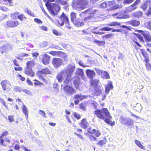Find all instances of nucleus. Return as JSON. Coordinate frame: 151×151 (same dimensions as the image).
<instances>
[{"label": "nucleus", "instance_id": "obj_44", "mask_svg": "<svg viewBox=\"0 0 151 151\" xmlns=\"http://www.w3.org/2000/svg\"><path fill=\"white\" fill-rule=\"evenodd\" d=\"M145 26L146 27L151 30V21H149L145 24Z\"/></svg>", "mask_w": 151, "mask_h": 151}, {"label": "nucleus", "instance_id": "obj_49", "mask_svg": "<svg viewBox=\"0 0 151 151\" xmlns=\"http://www.w3.org/2000/svg\"><path fill=\"white\" fill-rule=\"evenodd\" d=\"M107 5V4H106V2H104L103 3H102L101 4L99 5V7L101 8V9H103L104 8H105L106 7Z\"/></svg>", "mask_w": 151, "mask_h": 151}, {"label": "nucleus", "instance_id": "obj_6", "mask_svg": "<svg viewBox=\"0 0 151 151\" xmlns=\"http://www.w3.org/2000/svg\"><path fill=\"white\" fill-rule=\"evenodd\" d=\"M3 90L7 92L9 91L12 88V85L10 82L7 80H5L0 83Z\"/></svg>", "mask_w": 151, "mask_h": 151}, {"label": "nucleus", "instance_id": "obj_2", "mask_svg": "<svg viewBox=\"0 0 151 151\" xmlns=\"http://www.w3.org/2000/svg\"><path fill=\"white\" fill-rule=\"evenodd\" d=\"M89 0H74L72 6L77 10H81L86 8L88 4Z\"/></svg>", "mask_w": 151, "mask_h": 151}, {"label": "nucleus", "instance_id": "obj_17", "mask_svg": "<svg viewBox=\"0 0 151 151\" xmlns=\"http://www.w3.org/2000/svg\"><path fill=\"white\" fill-rule=\"evenodd\" d=\"M86 73L88 77L91 79H92L96 75L95 73L93 70L87 69L86 70Z\"/></svg>", "mask_w": 151, "mask_h": 151}, {"label": "nucleus", "instance_id": "obj_58", "mask_svg": "<svg viewBox=\"0 0 151 151\" xmlns=\"http://www.w3.org/2000/svg\"><path fill=\"white\" fill-rule=\"evenodd\" d=\"M0 100L1 101V102L2 104H3V105L5 107V108L6 109H7L8 106L6 105V103H5V102L4 101V100L1 98H0Z\"/></svg>", "mask_w": 151, "mask_h": 151}, {"label": "nucleus", "instance_id": "obj_50", "mask_svg": "<svg viewBox=\"0 0 151 151\" xmlns=\"http://www.w3.org/2000/svg\"><path fill=\"white\" fill-rule=\"evenodd\" d=\"M18 18L21 21H23L24 18L26 19L25 17L23 14H21L19 15L18 16Z\"/></svg>", "mask_w": 151, "mask_h": 151}, {"label": "nucleus", "instance_id": "obj_52", "mask_svg": "<svg viewBox=\"0 0 151 151\" xmlns=\"http://www.w3.org/2000/svg\"><path fill=\"white\" fill-rule=\"evenodd\" d=\"M39 113L40 115H42L43 117L45 118L46 117V116L45 115V112L41 110H40L39 111Z\"/></svg>", "mask_w": 151, "mask_h": 151}, {"label": "nucleus", "instance_id": "obj_11", "mask_svg": "<svg viewBox=\"0 0 151 151\" xmlns=\"http://www.w3.org/2000/svg\"><path fill=\"white\" fill-rule=\"evenodd\" d=\"M63 63V60L60 58H53L52 63L55 68H58L62 65Z\"/></svg>", "mask_w": 151, "mask_h": 151}, {"label": "nucleus", "instance_id": "obj_19", "mask_svg": "<svg viewBox=\"0 0 151 151\" xmlns=\"http://www.w3.org/2000/svg\"><path fill=\"white\" fill-rule=\"evenodd\" d=\"M148 5L150 6H151V1H146L143 3L142 5L141 6V7L143 9V10L145 11Z\"/></svg>", "mask_w": 151, "mask_h": 151}, {"label": "nucleus", "instance_id": "obj_53", "mask_svg": "<svg viewBox=\"0 0 151 151\" xmlns=\"http://www.w3.org/2000/svg\"><path fill=\"white\" fill-rule=\"evenodd\" d=\"M146 14L148 17L151 15V6H150L149 7L148 11L146 12Z\"/></svg>", "mask_w": 151, "mask_h": 151}, {"label": "nucleus", "instance_id": "obj_23", "mask_svg": "<svg viewBox=\"0 0 151 151\" xmlns=\"http://www.w3.org/2000/svg\"><path fill=\"white\" fill-rule=\"evenodd\" d=\"M113 87L111 82L110 81L108 84L105 86V91L106 93H108L110 90L112 89Z\"/></svg>", "mask_w": 151, "mask_h": 151}, {"label": "nucleus", "instance_id": "obj_39", "mask_svg": "<svg viewBox=\"0 0 151 151\" xmlns=\"http://www.w3.org/2000/svg\"><path fill=\"white\" fill-rule=\"evenodd\" d=\"M24 12L27 13L28 14L33 17H35V14L31 11L28 9V8H26L24 10Z\"/></svg>", "mask_w": 151, "mask_h": 151}, {"label": "nucleus", "instance_id": "obj_51", "mask_svg": "<svg viewBox=\"0 0 151 151\" xmlns=\"http://www.w3.org/2000/svg\"><path fill=\"white\" fill-rule=\"evenodd\" d=\"M52 32L54 34L57 36H60L61 35L60 32H58L57 30L55 29L53 30Z\"/></svg>", "mask_w": 151, "mask_h": 151}, {"label": "nucleus", "instance_id": "obj_38", "mask_svg": "<svg viewBox=\"0 0 151 151\" xmlns=\"http://www.w3.org/2000/svg\"><path fill=\"white\" fill-rule=\"evenodd\" d=\"M88 136L89 140L91 142L94 141L97 139V138L93 134H88Z\"/></svg>", "mask_w": 151, "mask_h": 151}, {"label": "nucleus", "instance_id": "obj_4", "mask_svg": "<svg viewBox=\"0 0 151 151\" xmlns=\"http://www.w3.org/2000/svg\"><path fill=\"white\" fill-rule=\"evenodd\" d=\"M76 14L74 12H71L70 14L71 22L77 27H81L84 24V23L80 18H76Z\"/></svg>", "mask_w": 151, "mask_h": 151}, {"label": "nucleus", "instance_id": "obj_34", "mask_svg": "<svg viewBox=\"0 0 151 151\" xmlns=\"http://www.w3.org/2000/svg\"><path fill=\"white\" fill-rule=\"evenodd\" d=\"M71 76L68 75L66 76V78L64 79L63 83L64 84H68L70 81V78Z\"/></svg>", "mask_w": 151, "mask_h": 151}, {"label": "nucleus", "instance_id": "obj_24", "mask_svg": "<svg viewBox=\"0 0 151 151\" xmlns=\"http://www.w3.org/2000/svg\"><path fill=\"white\" fill-rule=\"evenodd\" d=\"M94 91L96 95H99L101 93V89L100 86H98L94 88Z\"/></svg>", "mask_w": 151, "mask_h": 151}, {"label": "nucleus", "instance_id": "obj_15", "mask_svg": "<svg viewBox=\"0 0 151 151\" xmlns=\"http://www.w3.org/2000/svg\"><path fill=\"white\" fill-rule=\"evenodd\" d=\"M84 98V96L81 93L76 95L74 97V99H75V104L76 105L78 104L79 103L80 101H81Z\"/></svg>", "mask_w": 151, "mask_h": 151}, {"label": "nucleus", "instance_id": "obj_27", "mask_svg": "<svg viewBox=\"0 0 151 151\" xmlns=\"http://www.w3.org/2000/svg\"><path fill=\"white\" fill-rule=\"evenodd\" d=\"M50 53L54 56H55L58 54L63 55L65 56L66 55L64 53L61 51H51L50 52Z\"/></svg>", "mask_w": 151, "mask_h": 151}, {"label": "nucleus", "instance_id": "obj_10", "mask_svg": "<svg viewBox=\"0 0 151 151\" xmlns=\"http://www.w3.org/2000/svg\"><path fill=\"white\" fill-rule=\"evenodd\" d=\"M120 121L122 124H124L125 125H127L130 127L133 126V122L132 119L130 118H122L120 119Z\"/></svg>", "mask_w": 151, "mask_h": 151}, {"label": "nucleus", "instance_id": "obj_29", "mask_svg": "<svg viewBox=\"0 0 151 151\" xmlns=\"http://www.w3.org/2000/svg\"><path fill=\"white\" fill-rule=\"evenodd\" d=\"M97 11L95 9H93L92 8H90L84 11L86 14H92L96 13Z\"/></svg>", "mask_w": 151, "mask_h": 151}, {"label": "nucleus", "instance_id": "obj_63", "mask_svg": "<svg viewBox=\"0 0 151 151\" xmlns=\"http://www.w3.org/2000/svg\"><path fill=\"white\" fill-rule=\"evenodd\" d=\"M137 36L139 40L140 41L143 42V37L141 35L139 34H137Z\"/></svg>", "mask_w": 151, "mask_h": 151}, {"label": "nucleus", "instance_id": "obj_57", "mask_svg": "<svg viewBox=\"0 0 151 151\" xmlns=\"http://www.w3.org/2000/svg\"><path fill=\"white\" fill-rule=\"evenodd\" d=\"M80 108L83 111H85L86 110L85 104L83 103L81 104H80Z\"/></svg>", "mask_w": 151, "mask_h": 151}, {"label": "nucleus", "instance_id": "obj_12", "mask_svg": "<svg viewBox=\"0 0 151 151\" xmlns=\"http://www.w3.org/2000/svg\"><path fill=\"white\" fill-rule=\"evenodd\" d=\"M11 45L10 44H6L0 47V50L2 54L12 49Z\"/></svg>", "mask_w": 151, "mask_h": 151}, {"label": "nucleus", "instance_id": "obj_59", "mask_svg": "<svg viewBox=\"0 0 151 151\" xmlns=\"http://www.w3.org/2000/svg\"><path fill=\"white\" fill-rule=\"evenodd\" d=\"M147 42H149L151 41V37L150 35L145 38Z\"/></svg>", "mask_w": 151, "mask_h": 151}, {"label": "nucleus", "instance_id": "obj_55", "mask_svg": "<svg viewBox=\"0 0 151 151\" xmlns=\"http://www.w3.org/2000/svg\"><path fill=\"white\" fill-rule=\"evenodd\" d=\"M134 0H124L123 4H130L133 2Z\"/></svg>", "mask_w": 151, "mask_h": 151}, {"label": "nucleus", "instance_id": "obj_8", "mask_svg": "<svg viewBox=\"0 0 151 151\" xmlns=\"http://www.w3.org/2000/svg\"><path fill=\"white\" fill-rule=\"evenodd\" d=\"M112 16L117 19H126L129 18L130 17L129 15L126 14L125 12L123 11L118 12L112 14Z\"/></svg>", "mask_w": 151, "mask_h": 151}, {"label": "nucleus", "instance_id": "obj_36", "mask_svg": "<svg viewBox=\"0 0 151 151\" xmlns=\"http://www.w3.org/2000/svg\"><path fill=\"white\" fill-rule=\"evenodd\" d=\"M35 65V62L33 60H32L27 63V67L31 68Z\"/></svg>", "mask_w": 151, "mask_h": 151}, {"label": "nucleus", "instance_id": "obj_18", "mask_svg": "<svg viewBox=\"0 0 151 151\" xmlns=\"http://www.w3.org/2000/svg\"><path fill=\"white\" fill-rule=\"evenodd\" d=\"M25 73L30 76L33 77L35 75V73L31 68L26 67L24 69Z\"/></svg>", "mask_w": 151, "mask_h": 151}, {"label": "nucleus", "instance_id": "obj_16", "mask_svg": "<svg viewBox=\"0 0 151 151\" xmlns=\"http://www.w3.org/2000/svg\"><path fill=\"white\" fill-rule=\"evenodd\" d=\"M19 24V22L17 21H8L7 22L6 24L7 27H16Z\"/></svg>", "mask_w": 151, "mask_h": 151}, {"label": "nucleus", "instance_id": "obj_43", "mask_svg": "<svg viewBox=\"0 0 151 151\" xmlns=\"http://www.w3.org/2000/svg\"><path fill=\"white\" fill-rule=\"evenodd\" d=\"M93 18V16L91 15L85 17L84 19V21L86 23H88L90 21V20H91Z\"/></svg>", "mask_w": 151, "mask_h": 151}, {"label": "nucleus", "instance_id": "obj_30", "mask_svg": "<svg viewBox=\"0 0 151 151\" xmlns=\"http://www.w3.org/2000/svg\"><path fill=\"white\" fill-rule=\"evenodd\" d=\"M135 142L139 148L144 150H145L144 146L141 144L140 142L138 140H135Z\"/></svg>", "mask_w": 151, "mask_h": 151}, {"label": "nucleus", "instance_id": "obj_61", "mask_svg": "<svg viewBox=\"0 0 151 151\" xmlns=\"http://www.w3.org/2000/svg\"><path fill=\"white\" fill-rule=\"evenodd\" d=\"M34 21L35 22L38 24H42V22L40 19L37 18H35Z\"/></svg>", "mask_w": 151, "mask_h": 151}, {"label": "nucleus", "instance_id": "obj_62", "mask_svg": "<svg viewBox=\"0 0 151 151\" xmlns=\"http://www.w3.org/2000/svg\"><path fill=\"white\" fill-rule=\"evenodd\" d=\"M124 57V55L123 54L119 53V56L118 57V58L119 59H122Z\"/></svg>", "mask_w": 151, "mask_h": 151}, {"label": "nucleus", "instance_id": "obj_46", "mask_svg": "<svg viewBox=\"0 0 151 151\" xmlns=\"http://www.w3.org/2000/svg\"><path fill=\"white\" fill-rule=\"evenodd\" d=\"M135 10V8H133L132 7V6H131L127 7L126 9V12H130L134 10Z\"/></svg>", "mask_w": 151, "mask_h": 151}, {"label": "nucleus", "instance_id": "obj_41", "mask_svg": "<svg viewBox=\"0 0 151 151\" xmlns=\"http://www.w3.org/2000/svg\"><path fill=\"white\" fill-rule=\"evenodd\" d=\"M121 24L120 22H112L111 23L107 24L108 26H119Z\"/></svg>", "mask_w": 151, "mask_h": 151}, {"label": "nucleus", "instance_id": "obj_37", "mask_svg": "<svg viewBox=\"0 0 151 151\" xmlns=\"http://www.w3.org/2000/svg\"><path fill=\"white\" fill-rule=\"evenodd\" d=\"M139 31L144 36L145 38L150 35L148 31H143L142 30H139Z\"/></svg>", "mask_w": 151, "mask_h": 151}, {"label": "nucleus", "instance_id": "obj_48", "mask_svg": "<svg viewBox=\"0 0 151 151\" xmlns=\"http://www.w3.org/2000/svg\"><path fill=\"white\" fill-rule=\"evenodd\" d=\"M112 29V28H110L109 27H105L102 28H101L100 29V31H109Z\"/></svg>", "mask_w": 151, "mask_h": 151}, {"label": "nucleus", "instance_id": "obj_33", "mask_svg": "<svg viewBox=\"0 0 151 151\" xmlns=\"http://www.w3.org/2000/svg\"><path fill=\"white\" fill-rule=\"evenodd\" d=\"M75 74L76 75H78L80 76H81V75H82L84 73L83 70L77 68L76 70Z\"/></svg>", "mask_w": 151, "mask_h": 151}, {"label": "nucleus", "instance_id": "obj_47", "mask_svg": "<svg viewBox=\"0 0 151 151\" xmlns=\"http://www.w3.org/2000/svg\"><path fill=\"white\" fill-rule=\"evenodd\" d=\"M14 90L16 92H20L22 91V89L21 87L17 86H15L14 87Z\"/></svg>", "mask_w": 151, "mask_h": 151}, {"label": "nucleus", "instance_id": "obj_54", "mask_svg": "<svg viewBox=\"0 0 151 151\" xmlns=\"http://www.w3.org/2000/svg\"><path fill=\"white\" fill-rule=\"evenodd\" d=\"M73 115L74 116L78 119H79L81 117L80 115L76 112H74Z\"/></svg>", "mask_w": 151, "mask_h": 151}, {"label": "nucleus", "instance_id": "obj_9", "mask_svg": "<svg viewBox=\"0 0 151 151\" xmlns=\"http://www.w3.org/2000/svg\"><path fill=\"white\" fill-rule=\"evenodd\" d=\"M64 90L65 94L68 96H71L75 93L76 90L72 87L66 85L64 87Z\"/></svg>", "mask_w": 151, "mask_h": 151}, {"label": "nucleus", "instance_id": "obj_20", "mask_svg": "<svg viewBox=\"0 0 151 151\" xmlns=\"http://www.w3.org/2000/svg\"><path fill=\"white\" fill-rule=\"evenodd\" d=\"M81 125L82 128L86 129L89 126V124L86 119H83L81 121Z\"/></svg>", "mask_w": 151, "mask_h": 151}, {"label": "nucleus", "instance_id": "obj_31", "mask_svg": "<svg viewBox=\"0 0 151 151\" xmlns=\"http://www.w3.org/2000/svg\"><path fill=\"white\" fill-rule=\"evenodd\" d=\"M40 72L41 73L43 74H50L51 72L47 68H45L42 69Z\"/></svg>", "mask_w": 151, "mask_h": 151}, {"label": "nucleus", "instance_id": "obj_3", "mask_svg": "<svg viewBox=\"0 0 151 151\" xmlns=\"http://www.w3.org/2000/svg\"><path fill=\"white\" fill-rule=\"evenodd\" d=\"M45 5L49 11L53 16L56 15L60 10L59 6L54 3L52 5L50 3L47 2L46 3Z\"/></svg>", "mask_w": 151, "mask_h": 151}, {"label": "nucleus", "instance_id": "obj_22", "mask_svg": "<svg viewBox=\"0 0 151 151\" xmlns=\"http://www.w3.org/2000/svg\"><path fill=\"white\" fill-rule=\"evenodd\" d=\"M22 108L23 112L25 115L26 118V119H27L28 117V113L27 109L24 104L22 105Z\"/></svg>", "mask_w": 151, "mask_h": 151}, {"label": "nucleus", "instance_id": "obj_56", "mask_svg": "<svg viewBox=\"0 0 151 151\" xmlns=\"http://www.w3.org/2000/svg\"><path fill=\"white\" fill-rule=\"evenodd\" d=\"M58 1L62 5H66L68 4L66 1L64 0H58Z\"/></svg>", "mask_w": 151, "mask_h": 151}, {"label": "nucleus", "instance_id": "obj_64", "mask_svg": "<svg viewBox=\"0 0 151 151\" xmlns=\"http://www.w3.org/2000/svg\"><path fill=\"white\" fill-rule=\"evenodd\" d=\"M18 78L22 81H24L25 80V78L24 77L22 76L20 74L18 75Z\"/></svg>", "mask_w": 151, "mask_h": 151}, {"label": "nucleus", "instance_id": "obj_14", "mask_svg": "<svg viewBox=\"0 0 151 151\" xmlns=\"http://www.w3.org/2000/svg\"><path fill=\"white\" fill-rule=\"evenodd\" d=\"M67 75L63 70L57 76L56 78L59 82H61L66 78Z\"/></svg>", "mask_w": 151, "mask_h": 151}, {"label": "nucleus", "instance_id": "obj_45", "mask_svg": "<svg viewBox=\"0 0 151 151\" xmlns=\"http://www.w3.org/2000/svg\"><path fill=\"white\" fill-rule=\"evenodd\" d=\"M79 81V79L78 77H76L75 78V79L73 81V83L76 87L78 86Z\"/></svg>", "mask_w": 151, "mask_h": 151}, {"label": "nucleus", "instance_id": "obj_28", "mask_svg": "<svg viewBox=\"0 0 151 151\" xmlns=\"http://www.w3.org/2000/svg\"><path fill=\"white\" fill-rule=\"evenodd\" d=\"M92 134H94L96 137H98L101 135V132L99 130L93 129Z\"/></svg>", "mask_w": 151, "mask_h": 151}, {"label": "nucleus", "instance_id": "obj_42", "mask_svg": "<svg viewBox=\"0 0 151 151\" xmlns=\"http://www.w3.org/2000/svg\"><path fill=\"white\" fill-rule=\"evenodd\" d=\"M19 14V12H16L14 13L11 14L10 16L12 18L15 19L16 17H18V16Z\"/></svg>", "mask_w": 151, "mask_h": 151}, {"label": "nucleus", "instance_id": "obj_21", "mask_svg": "<svg viewBox=\"0 0 151 151\" xmlns=\"http://www.w3.org/2000/svg\"><path fill=\"white\" fill-rule=\"evenodd\" d=\"M128 24L134 27H137L139 26L140 24V22L139 21L135 20L129 21L127 22Z\"/></svg>", "mask_w": 151, "mask_h": 151}, {"label": "nucleus", "instance_id": "obj_25", "mask_svg": "<svg viewBox=\"0 0 151 151\" xmlns=\"http://www.w3.org/2000/svg\"><path fill=\"white\" fill-rule=\"evenodd\" d=\"M101 77L103 79H107L110 78V76L107 72L106 71H103L101 72Z\"/></svg>", "mask_w": 151, "mask_h": 151}, {"label": "nucleus", "instance_id": "obj_26", "mask_svg": "<svg viewBox=\"0 0 151 151\" xmlns=\"http://www.w3.org/2000/svg\"><path fill=\"white\" fill-rule=\"evenodd\" d=\"M99 81L97 80L92 79L91 81V87L93 86L94 88L98 86V85Z\"/></svg>", "mask_w": 151, "mask_h": 151}, {"label": "nucleus", "instance_id": "obj_7", "mask_svg": "<svg viewBox=\"0 0 151 151\" xmlns=\"http://www.w3.org/2000/svg\"><path fill=\"white\" fill-rule=\"evenodd\" d=\"M75 68L74 65L69 64L64 69L63 71L67 75L72 76Z\"/></svg>", "mask_w": 151, "mask_h": 151}, {"label": "nucleus", "instance_id": "obj_13", "mask_svg": "<svg viewBox=\"0 0 151 151\" xmlns=\"http://www.w3.org/2000/svg\"><path fill=\"white\" fill-rule=\"evenodd\" d=\"M50 58V57L46 54L40 56V58H42V63L45 65L49 64Z\"/></svg>", "mask_w": 151, "mask_h": 151}, {"label": "nucleus", "instance_id": "obj_40", "mask_svg": "<svg viewBox=\"0 0 151 151\" xmlns=\"http://www.w3.org/2000/svg\"><path fill=\"white\" fill-rule=\"evenodd\" d=\"M95 44H97L99 46L102 45H104L105 43L104 41H99L97 40H95L93 41Z\"/></svg>", "mask_w": 151, "mask_h": 151}, {"label": "nucleus", "instance_id": "obj_5", "mask_svg": "<svg viewBox=\"0 0 151 151\" xmlns=\"http://www.w3.org/2000/svg\"><path fill=\"white\" fill-rule=\"evenodd\" d=\"M58 24V26H62L64 24H68L69 23V20L68 17L64 13H63L60 16L59 20L57 21Z\"/></svg>", "mask_w": 151, "mask_h": 151}, {"label": "nucleus", "instance_id": "obj_32", "mask_svg": "<svg viewBox=\"0 0 151 151\" xmlns=\"http://www.w3.org/2000/svg\"><path fill=\"white\" fill-rule=\"evenodd\" d=\"M142 15V12L140 11H138L134 12L133 14V16L137 18L141 17Z\"/></svg>", "mask_w": 151, "mask_h": 151}, {"label": "nucleus", "instance_id": "obj_35", "mask_svg": "<svg viewBox=\"0 0 151 151\" xmlns=\"http://www.w3.org/2000/svg\"><path fill=\"white\" fill-rule=\"evenodd\" d=\"M106 138H104V140H99L97 143V144L101 147L102 146L106 144Z\"/></svg>", "mask_w": 151, "mask_h": 151}, {"label": "nucleus", "instance_id": "obj_1", "mask_svg": "<svg viewBox=\"0 0 151 151\" xmlns=\"http://www.w3.org/2000/svg\"><path fill=\"white\" fill-rule=\"evenodd\" d=\"M93 113L98 118L102 120L104 119V121L107 123H111L112 118L106 108H103L101 109L95 111Z\"/></svg>", "mask_w": 151, "mask_h": 151}, {"label": "nucleus", "instance_id": "obj_60", "mask_svg": "<svg viewBox=\"0 0 151 151\" xmlns=\"http://www.w3.org/2000/svg\"><path fill=\"white\" fill-rule=\"evenodd\" d=\"M91 105L95 109H96L97 107L98 104L96 102L94 101L92 103Z\"/></svg>", "mask_w": 151, "mask_h": 151}]
</instances>
